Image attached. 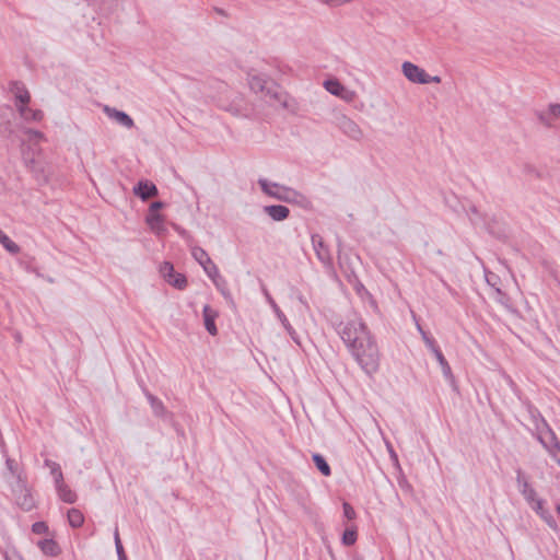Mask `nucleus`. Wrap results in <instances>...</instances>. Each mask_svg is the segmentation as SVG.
Returning a JSON list of instances; mask_svg holds the SVG:
<instances>
[{
  "instance_id": "37",
  "label": "nucleus",
  "mask_w": 560,
  "mask_h": 560,
  "mask_svg": "<svg viewBox=\"0 0 560 560\" xmlns=\"http://www.w3.org/2000/svg\"><path fill=\"white\" fill-rule=\"evenodd\" d=\"M217 282L219 283L217 289L223 294V296L231 298V294L226 288V281L220 276V278H217Z\"/></svg>"
},
{
  "instance_id": "46",
  "label": "nucleus",
  "mask_w": 560,
  "mask_h": 560,
  "mask_svg": "<svg viewBox=\"0 0 560 560\" xmlns=\"http://www.w3.org/2000/svg\"><path fill=\"white\" fill-rule=\"evenodd\" d=\"M486 279H487V282H488L489 284L493 285V283H492V282H493V279H490V277H489V276H486Z\"/></svg>"
},
{
  "instance_id": "11",
  "label": "nucleus",
  "mask_w": 560,
  "mask_h": 560,
  "mask_svg": "<svg viewBox=\"0 0 560 560\" xmlns=\"http://www.w3.org/2000/svg\"><path fill=\"white\" fill-rule=\"evenodd\" d=\"M103 112L106 114L108 118H110L112 120L116 121L125 128L131 129L132 127H135L133 119L122 110L105 105L103 107Z\"/></svg>"
},
{
  "instance_id": "50",
  "label": "nucleus",
  "mask_w": 560,
  "mask_h": 560,
  "mask_svg": "<svg viewBox=\"0 0 560 560\" xmlns=\"http://www.w3.org/2000/svg\"><path fill=\"white\" fill-rule=\"evenodd\" d=\"M318 1H319L320 3H323V2H324V0H318Z\"/></svg>"
},
{
  "instance_id": "29",
  "label": "nucleus",
  "mask_w": 560,
  "mask_h": 560,
  "mask_svg": "<svg viewBox=\"0 0 560 560\" xmlns=\"http://www.w3.org/2000/svg\"><path fill=\"white\" fill-rule=\"evenodd\" d=\"M434 357H435L436 361L439 362L442 373L445 376V378L452 380L453 378L452 369H451L448 362L446 361L445 357L443 355L442 351L434 354Z\"/></svg>"
},
{
  "instance_id": "19",
  "label": "nucleus",
  "mask_w": 560,
  "mask_h": 560,
  "mask_svg": "<svg viewBox=\"0 0 560 560\" xmlns=\"http://www.w3.org/2000/svg\"><path fill=\"white\" fill-rule=\"evenodd\" d=\"M11 92L14 94L15 103H30L31 95L21 82H13L11 85Z\"/></svg>"
},
{
  "instance_id": "16",
  "label": "nucleus",
  "mask_w": 560,
  "mask_h": 560,
  "mask_svg": "<svg viewBox=\"0 0 560 560\" xmlns=\"http://www.w3.org/2000/svg\"><path fill=\"white\" fill-rule=\"evenodd\" d=\"M202 315L207 331L211 336H215L218 334V328L215 326V318L218 317V312L207 304L202 308Z\"/></svg>"
},
{
  "instance_id": "25",
  "label": "nucleus",
  "mask_w": 560,
  "mask_h": 560,
  "mask_svg": "<svg viewBox=\"0 0 560 560\" xmlns=\"http://www.w3.org/2000/svg\"><path fill=\"white\" fill-rule=\"evenodd\" d=\"M68 522L70 524L71 527L73 528H79L83 525L84 523V516H83V513L78 510V509H70L68 511Z\"/></svg>"
},
{
  "instance_id": "38",
  "label": "nucleus",
  "mask_w": 560,
  "mask_h": 560,
  "mask_svg": "<svg viewBox=\"0 0 560 560\" xmlns=\"http://www.w3.org/2000/svg\"><path fill=\"white\" fill-rule=\"evenodd\" d=\"M25 133L28 136V139L31 141H38V140H42L44 139V135L43 132L38 131V130H34V129H26L25 130Z\"/></svg>"
},
{
  "instance_id": "5",
  "label": "nucleus",
  "mask_w": 560,
  "mask_h": 560,
  "mask_svg": "<svg viewBox=\"0 0 560 560\" xmlns=\"http://www.w3.org/2000/svg\"><path fill=\"white\" fill-rule=\"evenodd\" d=\"M335 125L345 136L354 141H361L364 137L361 127L353 119L343 114L336 117Z\"/></svg>"
},
{
  "instance_id": "45",
  "label": "nucleus",
  "mask_w": 560,
  "mask_h": 560,
  "mask_svg": "<svg viewBox=\"0 0 560 560\" xmlns=\"http://www.w3.org/2000/svg\"><path fill=\"white\" fill-rule=\"evenodd\" d=\"M12 464H13V460L7 459V465H8L9 469L13 472V465Z\"/></svg>"
},
{
  "instance_id": "48",
  "label": "nucleus",
  "mask_w": 560,
  "mask_h": 560,
  "mask_svg": "<svg viewBox=\"0 0 560 560\" xmlns=\"http://www.w3.org/2000/svg\"><path fill=\"white\" fill-rule=\"evenodd\" d=\"M495 290H497L498 294L503 295L502 291L499 288H497Z\"/></svg>"
},
{
  "instance_id": "3",
  "label": "nucleus",
  "mask_w": 560,
  "mask_h": 560,
  "mask_svg": "<svg viewBox=\"0 0 560 560\" xmlns=\"http://www.w3.org/2000/svg\"><path fill=\"white\" fill-rule=\"evenodd\" d=\"M191 256L202 267L206 275L213 281L214 285L219 287L217 278H220V272L217 265L212 261L208 253L199 246H192Z\"/></svg>"
},
{
  "instance_id": "12",
  "label": "nucleus",
  "mask_w": 560,
  "mask_h": 560,
  "mask_svg": "<svg viewBox=\"0 0 560 560\" xmlns=\"http://www.w3.org/2000/svg\"><path fill=\"white\" fill-rule=\"evenodd\" d=\"M516 482L520 492L528 504H533L538 499L536 490L529 485L521 469L517 470Z\"/></svg>"
},
{
  "instance_id": "30",
  "label": "nucleus",
  "mask_w": 560,
  "mask_h": 560,
  "mask_svg": "<svg viewBox=\"0 0 560 560\" xmlns=\"http://www.w3.org/2000/svg\"><path fill=\"white\" fill-rule=\"evenodd\" d=\"M358 539V532L355 526H350L346 528L342 534V544L346 546H352L355 544Z\"/></svg>"
},
{
  "instance_id": "9",
  "label": "nucleus",
  "mask_w": 560,
  "mask_h": 560,
  "mask_svg": "<svg viewBox=\"0 0 560 560\" xmlns=\"http://www.w3.org/2000/svg\"><path fill=\"white\" fill-rule=\"evenodd\" d=\"M311 241L318 260L325 267L330 268L332 266V257L323 237L319 234H313Z\"/></svg>"
},
{
  "instance_id": "13",
  "label": "nucleus",
  "mask_w": 560,
  "mask_h": 560,
  "mask_svg": "<svg viewBox=\"0 0 560 560\" xmlns=\"http://www.w3.org/2000/svg\"><path fill=\"white\" fill-rule=\"evenodd\" d=\"M538 439L552 458L560 465V443L555 433L549 430L546 438L539 436Z\"/></svg>"
},
{
  "instance_id": "36",
  "label": "nucleus",
  "mask_w": 560,
  "mask_h": 560,
  "mask_svg": "<svg viewBox=\"0 0 560 560\" xmlns=\"http://www.w3.org/2000/svg\"><path fill=\"white\" fill-rule=\"evenodd\" d=\"M32 532L37 535L46 534L48 526L45 522H36L32 525Z\"/></svg>"
},
{
  "instance_id": "31",
  "label": "nucleus",
  "mask_w": 560,
  "mask_h": 560,
  "mask_svg": "<svg viewBox=\"0 0 560 560\" xmlns=\"http://www.w3.org/2000/svg\"><path fill=\"white\" fill-rule=\"evenodd\" d=\"M114 540H115V547H116L118 560H127V556L125 553V550H124V547H122V544H121V540L119 537L118 527H116L114 530Z\"/></svg>"
},
{
  "instance_id": "22",
  "label": "nucleus",
  "mask_w": 560,
  "mask_h": 560,
  "mask_svg": "<svg viewBox=\"0 0 560 560\" xmlns=\"http://www.w3.org/2000/svg\"><path fill=\"white\" fill-rule=\"evenodd\" d=\"M276 316L277 318L280 320L281 325L283 326V328L285 329V331L289 334V336L291 337V339L296 343V345H301V341H300V337L298 335V332L295 331V329L292 327V325L290 324V322L288 320L287 316L284 315V313L280 310L276 313Z\"/></svg>"
},
{
  "instance_id": "33",
  "label": "nucleus",
  "mask_w": 560,
  "mask_h": 560,
  "mask_svg": "<svg viewBox=\"0 0 560 560\" xmlns=\"http://www.w3.org/2000/svg\"><path fill=\"white\" fill-rule=\"evenodd\" d=\"M44 118V113L39 109L28 108L26 113V117H24L25 121H40Z\"/></svg>"
},
{
  "instance_id": "51",
  "label": "nucleus",
  "mask_w": 560,
  "mask_h": 560,
  "mask_svg": "<svg viewBox=\"0 0 560 560\" xmlns=\"http://www.w3.org/2000/svg\"><path fill=\"white\" fill-rule=\"evenodd\" d=\"M357 560H363V559H357Z\"/></svg>"
},
{
  "instance_id": "39",
  "label": "nucleus",
  "mask_w": 560,
  "mask_h": 560,
  "mask_svg": "<svg viewBox=\"0 0 560 560\" xmlns=\"http://www.w3.org/2000/svg\"><path fill=\"white\" fill-rule=\"evenodd\" d=\"M354 0H324L323 4H326L331 8L341 7L348 3L353 2Z\"/></svg>"
},
{
  "instance_id": "17",
  "label": "nucleus",
  "mask_w": 560,
  "mask_h": 560,
  "mask_svg": "<svg viewBox=\"0 0 560 560\" xmlns=\"http://www.w3.org/2000/svg\"><path fill=\"white\" fill-rule=\"evenodd\" d=\"M264 212L268 214L273 221H283L289 218L290 210L282 205H271L264 207Z\"/></svg>"
},
{
  "instance_id": "32",
  "label": "nucleus",
  "mask_w": 560,
  "mask_h": 560,
  "mask_svg": "<svg viewBox=\"0 0 560 560\" xmlns=\"http://www.w3.org/2000/svg\"><path fill=\"white\" fill-rule=\"evenodd\" d=\"M422 340L427 348L433 353V355L441 351L434 338L431 337L429 334H423Z\"/></svg>"
},
{
  "instance_id": "23",
  "label": "nucleus",
  "mask_w": 560,
  "mask_h": 560,
  "mask_svg": "<svg viewBox=\"0 0 560 560\" xmlns=\"http://www.w3.org/2000/svg\"><path fill=\"white\" fill-rule=\"evenodd\" d=\"M145 397L153 410V413L156 416V417H163L164 413H165V406L164 404L162 402L161 399H159L158 397H155L154 395H152L151 393L149 392H145Z\"/></svg>"
},
{
  "instance_id": "15",
  "label": "nucleus",
  "mask_w": 560,
  "mask_h": 560,
  "mask_svg": "<svg viewBox=\"0 0 560 560\" xmlns=\"http://www.w3.org/2000/svg\"><path fill=\"white\" fill-rule=\"evenodd\" d=\"M530 508L546 522V524L552 528H557V523L551 512L545 508V501L538 498L534 501L533 504H529Z\"/></svg>"
},
{
  "instance_id": "42",
  "label": "nucleus",
  "mask_w": 560,
  "mask_h": 560,
  "mask_svg": "<svg viewBox=\"0 0 560 560\" xmlns=\"http://www.w3.org/2000/svg\"><path fill=\"white\" fill-rule=\"evenodd\" d=\"M425 79L428 81L423 82V84L441 82V77H439V75H430V74L425 73Z\"/></svg>"
},
{
  "instance_id": "6",
  "label": "nucleus",
  "mask_w": 560,
  "mask_h": 560,
  "mask_svg": "<svg viewBox=\"0 0 560 560\" xmlns=\"http://www.w3.org/2000/svg\"><path fill=\"white\" fill-rule=\"evenodd\" d=\"M160 272L165 279V281H167V283H170L174 288L183 290L187 287L186 277L183 273L176 272L174 270V266L171 262H163L162 266L160 267Z\"/></svg>"
},
{
  "instance_id": "18",
  "label": "nucleus",
  "mask_w": 560,
  "mask_h": 560,
  "mask_svg": "<svg viewBox=\"0 0 560 560\" xmlns=\"http://www.w3.org/2000/svg\"><path fill=\"white\" fill-rule=\"evenodd\" d=\"M37 546L45 556L56 557L61 552L59 545L54 539L39 540Z\"/></svg>"
},
{
  "instance_id": "26",
  "label": "nucleus",
  "mask_w": 560,
  "mask_h": 560,
  "mask_svg": "<svg viewBox=\"0 0 560 560\" xmlns=\"http://www.w3.org/2000/svg\"><path fill=\"white\" fill-rule=\"evenodd\" d=\"M45 466L50 469V474L54 477L55 486L57 483H61L63 481V474H62L61 467L58 463L52 462L50 459H46Z\"/></svg>"
},
{
  "instance_id": "10",
  "label": "nucleus",
  "mask_w": 560,
  "mask_h": 560,
  "mask_svg": "<svg viewBox=\"0 0 560 560\" xmlns=\"http://www.w3.org/2000/svg\"><path fill=\"white\" fill-rule=\"evenodd\" d=\"M401 69L404 75L412 83L423 84V82L428 81L425 79V70L410 61H405Z\"/></svg>"
},
{
  "instance_id": "2",
  "label": "nucleus",
  "mask_w": 560,
  "mask_h": 560,
  "mask_svg": "<svg viewBox=\"0 0 560 560\" xmlns=\"http://www.w3.org/2000/svg\"><path fill=\"white\" fill-rule=\"evenodd\" d=\"M258 185L260 189L269 197L284 202H298L303 196L295 189L270 182L266 178H259Z\"/></svg>"
},
{
  "instance_id": "27",
  "label": "nucleus",
  "mask_w": 560,
  "mask_h": 560,
  "mask_svg": "<svg viewBox=\"0 0 560 560\" xmlns=\"http://www.w3.org/2000/svg\"><path fill=\"white\" fill-rule=\"evenodd\" d=\"M313 462L316 466V468L326 477L330 476L331 474V470H330V466L328 465V463L326 462L325 457L322 456L320 454H313Z\"/></svg>"
},
{
  "instance_id": "40",
  "label": "nucleus",
  "mask_w": 560,
  "mask_h": 560,
  "mask_svg": "<svg viewBox=\"0 0 560 560\" xmlns=\"http://www.w3.org/2000/svg\"><path fill=\"white\" fill-rule=\"evenodd\" d=\"M27 105L28 103H15L16 109L23 119L26 117V113L30 108Z\"/></svg>"
},
{
  "instance_id": "8",
  "label": "nucleus",
  "mask_w": 560,
  "mask_h": 560,
  "mask_svg": "<svg viewBox=\"0 0 560 560\" xmlns=\"http://www.w3.org/2000/svg\"><path fill=\"white\" fill-rule=\"evenodd\" d=\"M538 121L547 128H551L560 119V104L550 103L546 109L535 112Z\"/></svg>"
},
{
  "instance_id": "1",
  "label": "nucleus",
  "mask_w": 560,
  "mask_h": 560,
  "mask_svg": "<svg viewBox=\"0 0 560 560\" xmlns=\"http://www.w3.org/2000/svg\"><path fill=\"white\" fill-rule=\"evenodd\" d=\"M337 332L361 370L373 376L380 369L381 352L374 336L362 319L340 323Z\"/></svg>"
},
{
  "instance_id": "7",
  "label": "nucleus",
  "mask_w": 560,
  "mask_h": 560,
  "mask_svg": "<svg viewBox=\"0 0 560 560\" xmlns=\"http://www.w3.org/2000/svg\"><path fill=\"white\" fill-rule=\"evenodd\" d=\"M247 80L250 90L255 93H265L266 95L277 97V93L272 92V90L268 86L269 80L267 75L256 73L255 71H249L247 73Z\"/></svg>"
},
{
  "instance_id": "47",
  "label": "nucleus",
  "mask_w": 560,
  "mask_h": 560,
  "mask_svg": "<svg viewBox=\"0 0 560 560\" xmlns=\"http://www.w3.org/2000/svg\"><path fill=\"white\" fill-rule=\"evenodd\" d=\"M486 279H487V282H488L489 284L493 285V283H492V282H493V279H490V277H489V276H486Z\"/></svg>"
},
{
  "instance_id": "14",
  "label": "nucleus",
  "mask_w": 560,
  "mask_h": 560,
  "mask_svg": "<svg viewBox=\"0 0 560 560\" xmlns=\"http://www.w3.org/2000/svg\"><path fill=\"white\" fill-rule=\"evenodd\" d=\"M159 190L156 186L149 180H140L133 187V194L141 198L142 200H148L149 198L155 197Z\"/></svg>"
},
{
  "instance_id": "44",
  "label": "nucleus",
  "mask_w": 560,
  "mask_h": 560,
  "mask_svg": "<svg viewBox=\"0 0 560 560\" xmlns=\"http://www.w3.org/2000/svg\"><path fill=\"white\" fill-rule=\"evenodd\" d=\"M352 96H353V92H350L347 90V92L343 93V96H340V97L343 98L345 101H351Z\"/></svg>"
},
{
  "instance_id": "49",
  "label": "nucleus",
  "mask_w": 560,
  "mask_h": 560,
  "mask_svg": "<svg viewBox=\"0 0 560 560\" xmlns=\"http://www.w3.org/2000/svg\"><path fill=\"white\" fill-rule=\"evenodd\" d=\"M557 512L560 514V503L557 505Z\"/></svg>"
},
{
  "instance_id": "28",
  "label": "nucleus",
  "mask_w": 560,
  "mask_h": 560,
  "mask_svg": "<svg viewBox=\"0 0 560 560\" xmlns=\"http://www.w3.org/2000/svg\"><path fill=\"white\" fill-rule=\"evenodd\" d=\"M0 244L11 254H18L20 252L19 245L14 243L7 234H4L1 229Z\"/></svg>"
},
{
  "instance_id": "43",
  "label": "nucleus",
  "mask_w": 560,
  "mask_h": 560,
  "mask_svg": "<svg viewBox=\"0 0 560 560\" xmlns=\"http://www.w3.org/2000/svg\"><path fill=\"white\" fill-rule=\"evenodd\" d=\"M412 318L416 323L417 330L421 335V338H423V334H428V332L422 328V326L419 323V319L417 318V316L413 313H412Z\"/></svg>"
},
{
  "instance_id": "20",
  "label": "nucleus",
  "mask_w": 560,
  "mask_h": 560,
  "mask_svg": "<svg viewBox=\"0 0 560 560\" xmlns=\"http://www.w3.org/2000/svg\"><path fill=\"white\" fill-rule=\"evenodd\" d=\"M56 490L58 493V497L66 503H74L77 501V494L73 492L68 485H66L63 481L61 483H57Z\"/></svg>"
},
{
  "instance_id": "21",
  "label": "nucleus",
  "mask_w": 560,
  "mask_h": 560,
  "mask_svg": "<svg viewBox=\"0 0 560 560\" xmlns=\"http://www.w3.org/2000/svg\"><path fill=\"white\" fill-rule=\"evenodd\" d=\"M147 224L156 234L162 233L164 229V219L160 213H148L145 218Z\"/></svg>"
},
{
  "instance_id": "24",
  "label": "nucleus",
  "mask_w": 560,
  "mask_h": 560,
  "mask_svg": "<svg viewBox=\"0 0 560 560\" xmlns=\"http://www.w3.org/2000/svg\"><path fill=\"white\" fill-rule=\"evenodd\" d=\"M324 88L335 96H343V93L347 92V89L336 79L326 80Z\"/></svg>"
},
{
  "instance_id": "34",
  "label": "nucleus",
  "mask_w": 560,
  "mask_h": 560,
  "mask_svg": "<svg viewBox=\"0 0 560 560\" xmlns=\"http://www.w3.org/2000/svg\"><path fill=\"white\" fill-rule=\"evenodd\" d=\"M342 509H343V516L347 520L351 521V520L355 518L357 513L350 503L343 502Z\"/></svg>"
},
{
  "instance_id": "4",
  "label": "nucleus",
  "mask_w": 560,
  "mask_h": 560,
  "mask_svg": "<svg viewBox=\"0 0 560 560\" xmlns=\"http://www.w3.org/2000/svg\"><path fill=\"white\" fill-rule=\"evenodd\" d=\"M13 497L19 506L25 511H30L34 508V500L30 489L26 486L25 480L18 475L16 482L12 488Z\"/></svg>"
},
{
  "instance_id": "41",
  "label": "nucleus",
  "mask_w": 560,
  "mask_h": 560,
  "mask_svg": "<svg viewBox=\"0 0 560 560\" xmlns=\"http://www.w3.org/2000/svg\"><path fill=\"white\" fill-rule=\"evenodd\" d=\"M164 207H165L164 202H162V201H154V202H152L150 205L148 213H159V210L164 208Z\"/></svg>"
},
{
  "instance_id": "35",
  "label": "nucleus",
  "mask_w": 560,
  "mask_h": 560,
  "mask_svg": "<svg viewBox=\"0 0 560 560\" xmlns=\"http://www.w3.org/2000/svg\"><path fill=\"white\" fill-rule=\"evenodd\" d=\"M262 293L266 298V301L267 303L271 306L272 311L275 312V314L280 311V307L278 306V304L276 303V301L273 300V298L270 295L269 291L267 290L266 287H262Z\"/></svg>"
}]
</instances>
